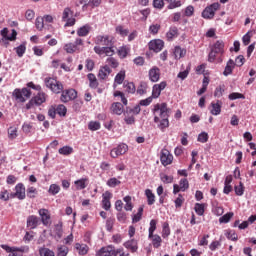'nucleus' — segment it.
<instances>
[{
    "label": "nucleus",
    "mask_w": 256,
    "mask_h": 256,
    "mask_svg": "<svg viewBox=\"0 0 256 256\" xmlns=\"http://www.w3.org/2000/svg\"><path fill=\"white\" fill-rule=\"evenodd\" d=\"M35 25L38 31H43V27H45V21L43 20V17H37Z\"/></svg>",
    "instance_id": "nucleus-59"
},
{
    "label": "nucleus",
    "mask_w": 256,
    "mask_h": 256,
    "mask_svg": "<svg viewBox=\"0 0 256 256\" xmlns=\"http://www.w3.org/2000/svg\"><path fill=\"white\" fill-rule=\"evenodd\" d=\"M106 185H107V187H110L111 189H115V187H119V185H121V182L119 179L112 177L107 180Z\"/></svg>",
    "instance_id": "nucleus-37"
},
{
    "label": "nucleus",
    "mask_w": 256,
    "mask_h": 256,
    "mask_svg": "<svg viewBox=\"0 0 256 256\" xmlns=\"http://www.w3.org/2000/svg\"><path fill=\"white\" fill-rule=\"evenodd\" d=\"M110 111L113 115H123L125 108L121 102H114L110 107Z\"/></svg>",
    "instance_id": "nucleus-19"
},
{
    "label": "nucleus",
    "mask_w": 256,
    "mask_h": 256,
    "mask_svg": "<svg viewBox=\"0 0 256 256\" xmlns=\"http://www.w3.org/2000/svg\"><path fill=\"white\" fill-rule=\"evenodd\" d=\"M0 200L9 201V191L7 189H2L0 191Z\"/></svg>",
    "instance_id": "nucleus-63"
},
{
    "label": "nucleus",
    "mask_w": 256,
    "mask_h": 256,
    "mask_svg": "<svg viewBox=\"0 0 256 256\" xmlns=\"http://www.w3.org/2000/svg\"><path fill=\"white\" fill-rule=\"evenodd\" d=\"M225 236L230 241H238L239 239V236L237 235V232H235V230H227V232L225 233Z\"/></svg>",
    "instance_id": "nucleus-48"
},
{
    "label": "nucleus",
    "mask_w": 256,
    "mask_h": 256,
    "mask_svg": "<svg viewBox=\"0 0 256 256\" xmlns=\"http://www.w3.org/2000/svg\"><path fill=\"white\" fill-rule=\"evenodd\" d=\"M39 253L41 256H55V252L49 248H41Z\"/></svg>",
    "instance_id": "nucleus-62"
},
{
    "label": "nucleus",
    "mask_w": 256,
    "mask_h": 256,
    "mask_svg": "<svg viewBox=\"0 0 256 256\" xmlns=\"http://www.w3.org/2000/svg\"><path fill=\"white\" fill-rule=\"evenodd\" d=\"M54 233L58 237V239H61L63 237V223L59 222L54 226Z\"/></svg>",
    "instance_id": "nucleus-43"
},
{
    "label": "nucleus",
    "mask_w": 256,
    "mask_h": 256,
    "mask_svg": "<svg viewBox=\"0 0 256 256\" xmlns=\"http://www.w3.org/2000/svg\"><path fill=\"white\" fill-rule=\"evenodd\" d=\"M45 86L47 89H50L52 93H62L60 97V101L62 103H69V101H75L77 97V91L73 88L63 90V83H61L57 78L46 77L44 79Z\"/></svg>",
    "instance_id": "nucleus-1"
},
{
    "label": "nucleus",
    "mask_w": 256,
    "mask_h": 256,
    "mask_svg": "<svg viewBox=\"0 0 256 256\" xmlns=\"http://www.w3.org/2000/svg\"><path fill=\"white\" fill-rule=\"evenodd\" d=\"M94 43L97 47H111V45H115V38L111 35H98Z\"/></svg>",
    "instance_id": "nucleus-5"
},
{
    "label": "nucleus",
    "mask_w": 256,
    "mask_h": 256,
    "mask_svg": "<svg viewBox=\"0 0 256 256\" xmlns=\"http://www.w3.org/2000/svg\"><path fill=\"white\" fill-rule=\"evenodd\" d=\"M148 75H149V80L152 83H157V81H159V79H161V70L159 69V67L153 66L149 70Z\"/></svg>",
    "instance_id": "nucleus-15"
},
{
    "label": "nucleus",
    "mask_w": 256,
    "mask_h": 256,
    "mask_svg": "<svg viewBox=\"0 0 256 256\" xmlns=\"http://www.w3.org/2000/svg\"><path fill=\"white\" fill-rule=\"evenodd\" d=\"M131 48L127 45L118 48L117 53L120 59H125L129 55Z\"/></svg>",
    "instance_id": "nucleus-29"
},
{
    "label": "nucleus",
    "mask_w": 256,
    "mask_h": 256,
    "mask_svg": "<svg viewBox=\"0 0 256 256\" xmlns=\"http://www.w3.org/2000/svg\"><path fill=\"white\" fill-rule=\"evenodd\" d=\"M223 105V102H221V100H217V102H212L211 103V109H210V113L211 115H221V107Z\"/></svg>",
    "instance_id": "nucleus-21"
},
{
    "label": "nucleus",
    "mask_w": 256,
    "mask_h": 256,
    "mask_svg": "<svg viewBox=\"0 0 256 256\" xmlns=\"http://www.w3.org/2000/svg\"><path fill=\"white\" fill-rule=\"evenodd\" d=\"M116 33L120 35L121 37H127L129 35V29H125L123 26H117L116 27Z\"/></svg>",
    "instance_id": "nucleus-55"
},
{
    "label": "nucleus",
    "mask_w": 256,
    "mask_h": 256,
    "mask_svg": "<svg viewBox=\"0 0 256 256\" xmlns=\"http://www.w3.org/2000/svg\"><path fill=\"white\" fill-rule=\"evenodd\" d=\"M228 99L230 101H235L237 99H245V95H243L239 92H233V93L229 94Z\"/></svg>",
    "instance_id": "nucleus-57"
},
{
    "label": "nucleus",
    "mask_w": 256,
    "mask_h": 256,
    "mask_svg": "<svg viewBox=\"0 0 256 256\" xmlns=\"http://www.w3.org/2000/svg\"><path fill=\"white\" fill-rule=\"evenodd\" d=\"M149 239H152V245L155 249H159V247H161V243L163 242V240L161 239V236H159V234H152V237Z\"/></svg>",
    "instance_id": "nucleus-34"
},
{
    "label": "nucleus",
    "mask_w": 256,
    "mask_h": 256,
    "mask_svg": "<svg viewBox=\"0 0 256 256\" xmlns=\"http://www.w3.org/2000/svg\"><path fill=\"white\" fill-rule=\"evenodd\" d=\"M56 113L60 117H65L67 115V107L65 105L60 104L56 107Z\"/></svg>",
    "instance_id": "nucleus-51"
},
{
    "label": "nucleus",
    "mask_w": 256,
    "mask_h": 256,
    "mask_svg": "<svg viewBox=\"0 0 256 256\" xmlns=\"http://www.w3.org/2000/svg\"><path fill=\"white\" fill-rule=\"evenodd\" d=\"M14 51L16 52L17 57H20V58L23 57V55H25L27 51V43L24 42L20 44L18 47H15Z\"/></svg>",
    "instance_id": "nucleus-32"
},
{
    "label": "nucleus",
    "mask_w": 256,
    "mask_h": 256,
    "mask_svg": "<svg viewBox=\"0 0 256 256\" xmlns=\"http://www.w3.org/2000/svg\"><path fill=\"white\" fill-rule=\"evenodd\" d=\"M12 95L15 97L16 101H19V103H25V101L31 97V90L28 88H16Z\"/></svg>",
    "instance_id": "nucleus-6"
},
{
    "label": "nucleus",
    "mask_w": 256,
    "mask_h": 256,
    "mask_svg": "<svg viewBox=\"0 0 256 256\" xmlns=\"http://www.w3.org/2000/svg\"><path fill=\"white\" fill-rule=\"evenodd\" d=\"M123 245L126 249H129L131 253H137V249H139L137 240L135 239L128 240Z\"/></svg>",
    "instance_id": "nucleus-22"
},
{
    "label": "nucleus",
    "mask_w": 256,
    "mask_h": 256,
    "mask_svg": "<svg viewBox=\"0 0 256 256\" xmlns=\"http://www.w3.org/2000/svg\"><path fill=\"white\" fill-rule=\"evenodd\" d=\"M61 191L59 184H51L48 189L49 195L55 196Z\"/></svg>",
    "instance_id": "nucleus-41"
},
{
    "label": "nucleus",
    "mask_w": 256,
    "mask_h": 256,
    "mask_svg": "<svg viewBox=\"0 0 256 256\" xmlns=\"http://www.w3.org/2000/svg\"><path fill=\"white\" fill-rule=\"evenodd\" d=\"M221 7V4L219 2H215L211 4L210 6H207L202 11V17L203 19H213L215 17V12Z\"/></svg>",
    "instance_id": "nucleus-7"
},
{
    "label": "nucleus",
    "mask_w": 256,
    "mask_h": 256,
    "mask_svg": "<svg viewBox=\"0 0 256 256\" xmlns=\"http://www.w3.org/2000/svg\"><path fill=\"white\" fill-rule=\"evenodd\" d=\"M74 152L73 147L71 146H63L58 150L60 155H64L65 157H69Z\"/></svg>",
    "instance_id": "nucleus-35"
},
{
    "label": "nucleus",
    "mask_w": 256,
    "mask_h": 256,
    "mask_svg": "<svg viewBox=\"0 0 256 256\" xmlns=\"http://www.w3.org/2000/svg\"><path fill=\"white\" fill-rule=\"evenodd\" d=\"M87 185H89V178H80L74 181L76 191H83V189H87Z\"/></svg>",
    "instance_id": "nucleus-18"
},
{
    "label": "nucleus",
    "mask_w": 256,
    "mask_h": 256,
    "mask_svg": "<svg viewBox=\"0 0 256 256\" xmlns=\"http://www.w3.org/2000/svg\"><path fill=\"white\" fill-rule=\"evenodd\" d=\"M89 33H91V26L89 24H85L77 30L78 37H87Z\"/></svg>",
    "instance_id": "nucleus-26"
},
{
    "label": "nucleus",
    "mask_w": 256,
    "mask_h": 256,
    "mask_svg": "<svg viewBox=\"0 0 256 256\" xmlns=\"http://www.w3.org/2000/svg\"><path fill=\"white\" fill-rule=\"evenodd\" d=\"M83 47H84L83 39L76 38L74 42H70L64 45V51L70 54L81 53V51H83Z\"/></svg>",
    "instance_id": "nucleus-3"
},
{
    "label": "nucleus",
    "mask_w": 256,
    "mask_h": 256,
    "mask_svg": "<svg viewBox=\"0 0 256 256\" xmlns=\"http://www.w3.org/2000/svg\"><path fill=\"white\" fill-rule=\"evenodd\" d=\"M109 75H111V68L108 65H105L100 68L98 73L99 79L105 80L109 77Z\"/></svg>",
    "instance_id": "nucleus-23"
},
{
    "label": "nucleus",
    "mask_w": 256,
    "mask_h": 256,
    "mask_svg": "<svg viewBox=\"0 0 256 256\" xmlns=\"http://www.w3.org/2000/svg\"><path fill=\"white\" fill-rule=\"evenodd\" d=\"M174 59L179 61V59H183L185 55H187V50L185 48H181V46H176L173 50Z\"/></svg>",
    "instance_id": "nucleus-20"
},
{
    "label": "nucleus",
    "mask_w": 256,
    "mask_h": 256,
    "mask_svg": "<svg viewBox=\"0 0 256 256\" xmlns=\"http://www.w3.org/2000/svg\"><path fill=\"white\" fill-rule=\"evenodd\" d=\"M145 195L148 205H155V194L153 193V191L151 189H146Z\"/></svg>",
    "instance_id": "nucleus-33"
},
{
    "label": "nucleus",
    "mask_w": 256,
    "mask_h": 256,
    "mask_svg": "<svg viewBox=\"0 0 256 256\" xmlns=\"http://www.w3.org/2000/svg\"><path fill=\"white\" fill-rule=\"evenodd\" d=\"M179 36V29H177L176 26L170 27L169 31L166 33V39L168 41H171L172 39H175V37Z\"/></svg>",
    "instance_id": "nucleus-30"
},
{
    "label": "nucleus",
    "mask_w": 256,
    "mask_h": 256,
    "mask_svg": "<svg viewBox=\"0 0 256 256\" xmlns=\"http://www.w3.org/2000/svg\"><path fill=\"white\" fill-rule=\"evenodd\" d=\"M124 88L126 89L127 93L134 94L135 91H137V88H135V83L133 82H125Z\"/></svg>",
    "instance_id": "nucleus-47"
},
{
    "label": "nucleus",
    "mask_w": 256,
    "mask_h": 256,
    "mask_svg": "<svg viewBox=\"0 0 256 256\" xmlns=\"http://www.w3.org/2000/svg\"><path fill=\"white\" fill-rule=\"evenodd\" d=\"M39 225H41V218L35 215H30L27 217V220H26L27 229H30V230L37 229Z\"/></svg>",
    "instance_id": "nucleus-12"
},
{
    "label": "nucleus",
    "mask_w": 256,
    "mask_h": 256,
    "mask_svg": "<svg viewBox=\"0 0 256 256\" xmlns=\"http://www.w3.org/2000/svg\"><path fill=\"white\" fill-rule=\"evenodd\" d=\"M163 47H165V42H163L161 39H156L149 42V50L154 51V53L163 51Z\"/></svg>",
    "instance_id": "nucleus-13"
},
{
    "label": "nucleus",
    "mask_w": 256,
    "mask_h": 256,
    "mask_svg": "<svg viewBox=\"0 0 256 256\" xmlns=\"http://www.w3.org/2000/svg\"><path fill=\"white\" fill-rule=\"evenodd\" d=\"M197 141L199 143H207V141H209V134H207L206 132H202L198 135Z\"/></svg>",
    "instance_id": "nucleus-61"
},
{
    "label": "nucleus",
    "mask_w": 256,
    "mask_h": 256,
    "mask_svg": "<svg viewBox=\"0 0 256 256\" xmlns=\"http://www.w3.org/2000/svg\"><path fill=\"white\" fill-rule=\"evenodd\" d=\"M8 137L9 139H17V128L10 127L8 129Z\"/></svg>",
    "instance_id": "nucleus-64"
},
{
    "label": "nucleus",
    "mask_w": 256,
    "mask_h": 256,
    "mask_svg": "<svg viewBox=\"0 0 256 256\" xmlns=\"http://www.w3.org/2000/svg\"><path fill=\"white\" fill-rule=\"evenodd\" d=\"M15 191H16L15 193L18 196V199L20 201H23V199H25V185H23V183H18L15 186Z\"/></svg>",
    "instance_id": "nucleus-25"
},
{
    "label": "nucleus",
    "mask_w": 256,
    "mask_h": 256,
    "mask_svg": "<svg viewBox=\"0 0 256 256\" xmlns=\"http://www.w3.org/2000/svg\"><path fill=\"white\" fill-rule=\"evenodd\" d=\"M171 235V228L169 227V223L164 222L162 226V237L163 239H167Z\"/></svg>",
    "instance_id": "nucleus-42"
},
{
    "label": "nucleus",
    "mask_w": 256,
    "mask_h": 256,
    "mask_svg": "<svg viewBox=\"0 0 256 256\" xmlns=\"http://www.w3.org/2000/svg\"><path fill=\"white\" fill-rule=\"evenodd\" d=\"M233 69H235V61L229 59L223 72L224 77H229L233 73Z\"/></svg>",
    "instance_id": "nucleus-24"
},
{
    "label": "nucleus",
    "mask_w": 256,
    "mask_h": 256,
    "mask_svg": "<svg viewBox=\"0 0 256 256\" xmlns=\"http://www.w3.org/2000/svg\"><path fill=\"white\" fill-rule=\"evenodd\" d=\"M128 149L129 147L127 146V144L125 143L119 144L117 147L111 150L110 157H112L113 159H117V157L121 155H125Z\"/></svg>",
    "instance_id": "nucleus-9"
},
{
    "label": "nucleus",
    "mask_w": 256,
    "mask_h": 256,
    "mask_svg": "<svg viewBox=\"0 0 256 256\" xmlns=\"http://www.w3.org/2000/svg\"><path fill=\"white\" fill-rule=\"evenodd\" d=\"M38 214L41 218L40 222H42V224L45 226L49 225V221L51 220V214L49 213V210L42 208L38 211Z\"/></svg>",
    "instance_id": "nucleus-16"
},
{
    "label": "nucleus",
    "mask_w": 256,
    "mask_h": 256,
    "mask_svg": "<svg viewBox=\"0 0 256 256\" xmlns=\"http://www.w3.org/2000/svg\"><path fill=\"white\" fill-rule=\"evenodd\" d=\"M183 203H185V198H183L182 194H179L174 201L176 209H181V207H183Z\"/></svg>",
    "instance_id": "nucleus-54"
},
{
    "label": "nucleus",
    "mask_w": 256,
    "mask_h": 256,
    "mask_svg": "<svg viewBox=\"0 0 256 256\" xmlns=\"http://www.w3.org/2000/svg\"><path fill=\"white\" fill-rule=\"evenodd\" d=\"M143 219V206L138 208V212L132 215V223H139Z\"/></svg>",
    "instance_id": "nucleus-38"
},
{
    "label": "nucleus",
    "mask_w": 256,
    "mask_h": 256,
    "mask_svg": "<svg viewBox=\"0 0 256 256\" xmlns=\"http://www.w3.org/2000/svg\"><path fill=\"white\" fill-rule=\"evenodd\" d=\"M124 81H125V70H121L119 73L116 74L114 78V82L117 85H122Z\"/></svg>",
    "instance_id": "nucleus-40"
},
{
    "label": "nucleus",
    "mask_w": 256,
    "mask_h": 256,
    "mask_svg": "<svg viewBox=\"0 0 256 256\" xmlns=\"http://www.w3.org/2000/svg\"><path fill=\"white\" fill-rule=\"evenodd\" d=\"M101 1L102 0H89L88 3L83 5V9H85V7H91L92 9H95V7H99V5H101Z\"/></svg>",
    "instance_id": "nucleus-53"
},
{
    "label": "nucleus",
    "mask_w": 256,
    "mask_h": 256,
    "mask_svg": "<svg viewBox=\"0 0 256 256\" xmlns=\"http://www.w3.org/2000/svg\"><path fill=\"white\" fill-rule=\"evenodd\" d=\"M225 49V43H223V40H217L215 44L212 45L211 51L208 55V61L209 63H213L215 59L217 58V55H223Z\"/></svg>",
    "instance_id": "nucleus-2"
},
{
    "label": "nucleus",
    "mask_w": 256,
    "mask_h": 256,
    "mask_svg": "<svg viewBox=\"0 0 256 256\" xmlns=\"http://www.w3.org/2000/svg\"><path fill=\"white\" fill-rule=\"evenodd\" d=\"M117 249L113 245L103 246L96 251V256H116Z\"/></svg>",
    "instance_id": "nucleus-10"
},
{
    "label": "nucleus",
    "mask_w": 256,
    "mask_h": 256,
    "mask_svg": "<svg viewBox=\"0 0 256 256\" xmlns=\"http://www.w3.org/2000/svg\"><path fill=\"white\" fill-rule=\"evenodd\" d=\"M169 5L168 9H177V7H181V1L180 0H166Z\"/></svg>",
    "instance_id": "nucleus-58"
},
{
    "label": "nucleus",
    "mask_w": 256,
    "mask_h": 256,
    "mask_svg": "<svg viewBox=\"0 0 256 256\" xmlns=\"http://www.w3.org/2000/svg\"><path fill=\"white\" fill-rule=\"evenodd\" d=\"M154 123L158 124V129L165 133V129L169 128V118H162V120L158 116H154Z\"/></svg>",
    "instance_id": "nucleus-17"
},
{
    "label": "nucleus",
    "mask_w": 256,
    "mask_h": 256,
    "mask_svg": "<svg viewBox=\"0 0 256 256\" xmlns=\"http://www.w3.org/2000/svg\"><path fill=\"white\" fill-rule=\"evenodd\" d=\"M233 212H228L219 218V223H229L233 218Z\"/></svg>",
    "instance_id": "nucleus-52"
},
{
    "label": "nucleus",
    "mask_w": 256,
    "mask_h": 256,
    "mask_svg": "<svg viewBox=\"0 0 256 256\" xmlns=\"http://www.w3.org/2000/svg\"><path fill=\"white\" fill-rule=\"evenodd\" d=\"M178 186H180L181 191L185 192L189 189V180L187 178L181 179Z\"/></svg>",
    "instance_id": "nucleus-56"
},
{
    "label": "nucleus",
    "mask_w": 256,
    "mask_h": 256,
    "mask_svg": "<svg viewBox=\"0 0 256 256\" xmlns=\"http://www.w3.org/2000/svg\"><path fill=\"white\" fill-rule=\"evenodd\" d=\"M123 201L125 203L124 209L125 211H133V202L131 196H125L123 198Z\"/></svg>",
    "instance_id": "nucleus-39"
},
{
    "label": "nucleus",
    "mask_w": 256,
    "mask_h": 256,
    "mask_svg": "<svg viewBox=\"0 0 256 256\" xmlns=\"http://www.w3.org/2000/svg\"><path fill=\"white\" fill-rule=\"evenodd\" d=\"M69 254V248L65 245H60L57 248V256H67Z\"/></svg>",
    "instance_id": "nucleus-49"
},
{
    "label": "nucleus",
    "mask_w": 256,
    "mask_h": 256,
    "mask_svg": "<svg viewBox=\"0 0 256 256\" xmlns=\"http://www.w3.org/2000/svg\"><path fill=\"white\" fill-rule=\"evenodd\" d=\"M160 161L164 167L173 163V154L167 149H162L160 153Z\"/></svg>",
    "instance_id": "nucleus-11"
},
{
    "label": "nucleus",
    "mask_w": 256,
    "mask_h": 256,
    "mask_svg": "<svg viewBox=\"0 0 256 256\" xmlns=\"http://www.w3.org/2000/svg\"><path fill=\"white\" fill-rule=\"evenodd\" d=\"M154 115L159 113L161 119H169V108H167V103L156 104L153 108Z\"/></svg>",
    "instance_id": "nucleus-8"
},
{
    "label": "nucleus",
    "mask_w": 256,
    "mask_h": 256,
    "mask_svg": "<svg viewBox=\"0 0 256 256\" xmlns=\"http://www.w3.org/2000/svg\"><path fill=\"white\" fill-rule=\"evenodd\" d=\"M234 191L238 197H242L245 193V186L243 185V182H239V185L234 186Z\"/></svg>",
    "instance_id": "nucleus-44"
},
{
    "label": "nucleus",
    "mask_w": 256,
    "mask_h": 256,
    "mask_svg": "<svg viewBox=\"0 0 256 256\" xmlns=\"http://www.w3.org/2000/svg\"><path fill=\"white\" fill-rule=\"evenodd\" d=\"M195 212L199 215V217H202V215H205V204H199L196 203L194 206Z\"/></svg>",
    "instance_id": "nucleus-50"
},
{
    "label": "nucleus",
    "mask_w": 256,
    "mask_h": 256,
    "mask_svg": "<svg viewBox=\"0 0 256 256\" xmlns=\"http://www.w3.org/2000/svg\"><path fill=\"white\" fill-rule=\"evenodd\" d=\"M157 230V220L152 219L150 221V227L148 229V239H151L153 237V234Z\"/></svg>",
    "instance_id": "nucleus-36"
},
{
    "label": "nucleus",
    "mask_w": 256,
    "mask_h": 256,
    "mask_svg": "<svg viewBox=\"0 0 256 256\" xmlns=\"http://www.w3.org/2000/svg\"><path fill=\"white\" fill-rule=\"evenodd\" d=\"M74 247L78 255H87L89 253V246L87 244L76 243Z\"/></svg>",
    "instance_id": "nucleus-28"
},
{
    "label": "nucleus",
    "mask_w": 256,
    "mask_h": 256,
    "mask_svg": "<svg viewBox=\"0 0 256 256\" xmlns=\"http://www.w3.org/2000/svg\"><path fill=\"white\" fill-rule=\"evenodd\" d=\"M89 131H99L101 129V122L99 121H90L88 123Z\"/></svg>",
    "instance_id": "nucleus-45"
},
{
    "label": "nucleus",
    "mask_w": 256,
    "mask_h": 256,
    "mask_svg": "<svg viewBox=\"0 0 256 256\" xmlns=\"http://www.w3.org/2000/svg\"><path fill=\"white\" fill-rule=\"evenodd\" d=\"M106 63L107 66L112 67V69H117V67H119V61L111 56L106 59Z\"/></svg>",
    "instance_id": "nucleus-46"
},
{
    "label": "nucleus",
    "mask_w": 256,
    "mask_h": 256,
    "mask_svg": "<svg viewBox=\"0 0 256 256\" xmlns=\"http://www.w3.org/2000/svg\"><path fill=\"white\" fill-rule=\"evenodd\" d=\"M94 53L99 57H113L115 55V45L94 46Z\"/></svg>",
    "instance_id": "nucleus-4"
},
{
    "label": "nucleus",
    "mask_w": 256,
    "mask_h": 256,
    "mask_svg": "<svg viewBox=\"0 0 256 256\" xmlns=\"http://www.w3.org/2000/svg\"><path fill=\"white\" fill-rule=\"evenodd\" d=\"M35 105H43L47 101V94L45 92H39L34 98Z\"/></svg>",
    "instance_id": "nucleus-27"
},
{
    "label": "nucleus",
    "mask_w": 256,
    "mask_h": 256,
    "mask_svg": "<svg viewBox=\"0 0 256 256\" xmlns=\"http://www.w3.org/2000/svg\"><path fill=\"white\" fill-rule=\"evenodd\" d=\"M87 79L89 81V87L91 89H97L99 87V82L97 81V77L93 73H89L87 75Z\"/></svg>",
    "instance_id": "nucleus-31"
},
{
    "label": "nucleus",
    "mask_w": 256,
    "mask_h": 256,
    "mask_svg": "<svg viewBox=\"0 0 256 256\" xmlns=\"http://www.w3.org/2000/svg\"><path fill=\"white\" fill-rule=\"evenodd\" d=\"M115 225V218H108L106 220V230L111 233L113 231V227Z\"/></svg>",
    "instance_id": "nucleus-60"
},
{
    "label": "nucleus",
    "mask_w": 256,
    "mask_h": 256,
    "mask_svg": "<svg viewBox=\"0 0 256 256\" xmlns=\"http://www.w3.org/2000/svg\"><path fill=\"white\" fill-rule=\"evenodd\" d=\"M113 198V194L109 191H105L102 194V208L105 211H109L111 209V199Z\"/></svg>",
    "instance_id": "nucleus-14"
}]
</instances>
